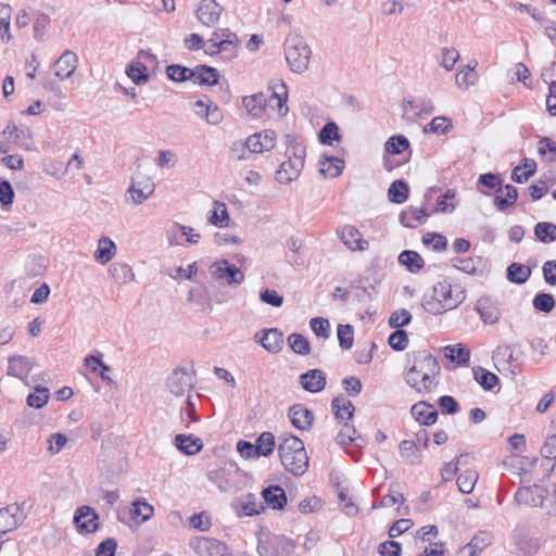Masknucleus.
<instances>
[{
    "mask_svg": "<svg viewBox=\"0 0 556 556\" xmlns=\"http://www.w3.org/2000/svg\"><path fill=\"white\" fill-rule=\"evenodd\" d=\"M406 358L405 382L420 395L434 391L439 384L438 377L441 370L437 358L426 350L409 352Z\"/></svg>",
    "mask_w": 556,
    "mask_h": 556,
    "instance_id": "obj_1",
    "label": "nucleus"
},
{
    "mask_svg": "<svg viewBox=\"0 0 556 556\" xmlns=\"http://www.w3.org/2000/svg\"><path fill=\"white\" fill-rule=\"evenodd\" d=\"M465 299V288L453 278L445 277L425 293L421 304L427 313L440 315L458 307Z\"/></svg>",
    "mask_w": 556,
    "mask_h": 556,
    "instance_id": "obj_2",
    "label": "nucleus"
},
{
    "mask_svg": "<svg viewBox=\"0 0 556 556\" xmlns=\"http://www.w3.org/2000/svg\"><path fill=\"white\" fill-rule=\"evenodd\" d=\"M278 454L285 469L295 477L304 475L308 468V456L301 439L295 435L279 438Z\"/></svg>",
    "mask_w": 556,
    "mask_h": 556,
    "instance_id": "obj_3",
    "label": "nucleus"
},
{
    "mask_svg": "<svg viewBox=\"0 0 556 556\" xmlns=\"http://www.w3.org/2000/svg\"><path fill=\"white\" fill-rule=\"evenodd\" d=\"M286 156L279 168L276 170L275 178L279 184H290L298 179L303 167L306 155V148L291 135L286 136Z\"/></svg>",
    "mask_w": 556,
    "mask_h": 556,
    "instance_id": "obj_4",
    "label": "nucleus"
},
{
    "mask_svg": "<svg viewBox=\"0 0 556 556\" xmlns=\"http://www.w3.org/2000/svg\"><path fill=\"white\" fill-rule=\"evenodd\" d=\"M311 48L303 37L288 35L285 40V56L294 73H303L307 70L311 59Z\"/></svg>",
    "mask_w": 556,
    "mask_h": 556,
    "instance_id": "obj_5",
    "label": "nucleus"
},
{
    "mask_svg": "<svg viewBox=\"0 0 556 556\" xmlns=\"http://www.w3.org/2000/svg\"><path fill=\"white\" fill-rule=\"evenodd\" d=\"M193 384V374L186 368H176L166 381L168 391L175 396H184L186 393H189Z\"/></svg>",
    "mask_w": 556,
    "mask_h": 556,
    "instance_id": "obj_6",
    "label": "nucleus"
},
{
    "mask_svg": "<svg viewBox=\"0 0 556 556\" xmlns=\"http://www.w3.org/2000/svg\"><path fill=\"white\" fill-rule=\"evenodd\" d=\"M25 518L26 514L23 507L16 503L0 508V539L15 530Z\"/></svg>",
    "mask_w": 556,
    "mask_h": 556,
    "instance_id": "obj_7",
    "label": "nucleus"
},
{
    "mask_svg": "<svg viewBox=\"0 0 556 556\" xmlns=\"http://www.w3.org/2000/svg\"><path fill=\"white\" fill-rule=\"evenodd\" d=\"M212 276L217 280H226L229 286H239L244 280L243 271L227 260L215 262L211 266Z\"/></svg>",
    "mask_w": 556,
    "mask_h": 556,
    "instance_id": "obj_8",
    "label": "nucleus"
},
{
    "mask_svg": "<svg viewBox=\"0 0 556 556\" xmlns=\"http://www.w3.org/2000/svg\"><path fill=\"white\" fill-rule=\"evenodd\" d=\"M190 545L199 556H230L227 546L217 539L195 538Z\"/></svg>",
    "mask_w": 556,
    "mask_h": 556,
    "instance_id": "obj_9",
    "label": "nucleus"
},
{
    "mask_svg": "<svg viewBox=\"0 0 556 556\" xmlns=\"http://www.w3.org/2000/svg\"><path fill=\"white\" fill-rule=\"evenodd\" d=\"M154 182L150 177L137 176L131 179V185L127 189V194L134 205L142 204L153 192Z\"/></svg>",
    "mask_w": 556,
    "mask_h": 556,
    "instance_id": "obj_10",
    "label": "nucleus"
},
{
    "mask_svg": "<svg viewBox=\"0 0 556 556\" xmlns=\"http://www.w3.org/2000/svg\"><path fill=\"white\" fill-rule=\"evenodd\" d=\"M193 113L207 124L217 126L224 119L223 111L211 99H199L192 104Z\"/></svg>",
    "mask_w": 556,
    "mask_h": 556,
    "instance_id": "obj_11",
    "label": "nucleus"
},
{
    "mask_svg": "<svg viewBox=\"0 0 556 556\" xmlns=\"http://www.w3.org/2000/svg\"><path fill=\"white\" fill-rule=\"evenodd\" d=\"M337 235L343 244L351 251H366L369 243L365 240L361 231L352 225H344L337 229Z\"/></svg>",
    "mask_w": 556,
    "mask_h": 556,
    "instance_id": "obj_12",
    "label": "nucleus"
},
{
    "mask_svg": "<svg viewBox=\"0 0 556 556\" xmlns=\"http://www.w3.org/2000/svg\"><path fill=\"white\" fill-rule=\"evenodd\" d=\"M223 10V7L215 0H202L195 15L202 25L214 27L219 22Z\"/></svg>",
    "mask_w": 556,
    "mask_h": 556,
    "instance_id": "obj_13",
    "label": "nucleus"
},
{
    "mask_svg": "<svg viewBox=\"0 0 556 556\" xmlns=\"http://www.w3.org/2000/svg\"><path fill=\"white\" fill-rule=\"evenodd\" d=\"M241 41L219 40L218 42H206L204 53L210 56L220 55L224 61H232L238 56Z\"/></svg>",
    "mask_w": 556,
    "mask_h": 556,
    "instance_id": "obj_14",
    "label": "nucleus"
},
{
    "mask_svg": "<svg viewBox=\"0 0 556 556\" xmlns=\"http://www.w3.org/2000/svg\"><path fill=\"white\" fill-rule=\"evenodd\" d=\"M276 138L277 136L274 130L266 129L249 136L245 140V146L250 153H262L275 147Z\"/></svg>",
    "mask_w": 556,
    "mask_h": 556,
    "instance_id": "obj_15",
    "label": "nucleus"
},
{
    "mask_svg": "<svg viewBox=\"0 0 556 556\" xmlns=\"http://www.w3.org/2000/svg\"><path fill=\"white\" fill-rule=\"evenodd\" d=\"M515 551L518 556H534L542 546L540 538L516 531L514 534Z\"/></svg>",
    "mask_w": 556,
    "mask_h": 556,
    "instance_id": "obj_16",
    "label": "nucleus"
},
{
    "mask_svg": "<svg viewBox=\"0 0 556 556\" xmlns=\"http://www.w3.org/2000/svg\"><path fill=\"white\" fill-rule=\"evenodd\" d=\"M74 522L80 533H92L98 529V515L91 507L81 506L75 513Z\"/></svg>",
    "mask_w": 556,
    "mask_h": 556,
    "instance_id": "obj_17",
    "label": "nucleus"
},
{
    "mask_svg": "<svg viewBox=\"0 0 556 556\" xmlns=\"http://www.w3.org/2000/svg\"><path fill=\"white\" fill-rule=\"evenodd\" d=\"M288 416L294 428L301 431H308L314 421V414L303 404H294L289 408Z\"/></svg>",
    "mask_w": 556,
    "mask_h": 556,
    "instance_id": "obj_18",
    "label": "nucleus"
},
{
    "mask_svg": "<svg viewBox=\"0 0 556 556\" xmlns=\"http://www.w3.org/2000/svg\"><path fill=\"white\" fill-rule=\"evenodd\" d=\"M547 493L546 489L539 485H534V488H519L515 498L519 504L542 506Z\"/></svg>",
    "mask_w": 556,
    "mask_h": 556,
    "instance_id": "obj_19",
    "label": "nucleus"
},
{
    "mask_svg": "<svg viewBox=\"0 0 556 556\" xmlns=\"http://www.w3.org/2000/svg\"><path fill=\"white\" fill-rule=\"evenodd\" d=\"M77 64L78 58L76 53L71 50H66L54 63V75L61 80L67 79L75 72Z\"/></svg>",
    "mask_w": 556,
    "mask_h": 556,
    "instance_id": "obj_20",
    "label": "nucleus"
},
{
    "mask_svg": "<svg viewBox=\"0 0 556 556\" xmlns=\"http://www.w3.org/2000/svg\"><path fill=\"white\" fill-rule=\"evenodd\" d=\"M256 341L269 353H278L282 349V332L276 328L266 329L255 334Z\"/></svg>",
    "mask_w": 556,
    "mask_h": 556,
    "instance_id": "obj_21",
    "label": "nucleus"
},
{
    "mask_svg": "<svg viewBox=\"0 0 556 556\" xmlns=\"http://www.w3.org/2000/svg\"><path fill=\"white\" fill-rule=\"evenodd\" d=\"M8 362V375L23 381L27 379L28 374L34 367V362L30 358L21 355L11 356Z\"/></svg>",
    "mask_w": 556,
    "mask_h": 556,
    "instance_id": "obj_22",
    "label": "nucleus"
},
{
    "mask_svg": "<svg viewBox=\"0 0 556 556\" xmlns=\"http://www.w3.org/2000/svg\"><path fill=\"white\" fill-rule=\"evenodd\" d=\"M302 388L311 393L321 391L326 386V376L320 369H311L300 376Z\"/></svg>",
    "mask_w": 556,
    "mask_h": 556,
    "instance_id": "obj_23",
    "label": "nucleus"
},
{
    "mask_svg": "<svg viewBox=\"0 0 556 556\" xmlns=\"http://www.w3.org/2000/svg\"><path fill=\"white\" fill-rule=\"evenodd\" d=\"M410 413L418 422L425 426H431L438 419V412L434 406L422 401L414 404L410 408Z\"/></svg>",
    "mask_w": 556,
    "mask_h": 556,
    "instance_id": "obj_24",
    "label": "nucleus"
},
{
    "mask_svg": "<svg viewBox=\"0 0 556 556\" xmlns=\"http://www.w3.org/2000/svg\"><path fill=\"white\" fill-rule=\"evenodd\" d=\"M175 446L186 455H195L203 448V443L200 438L192 434H177Z\"/></svg>",
    "mask_w": 556,
    "mask_h": 556,
    "instance_id": "obj_25",
    "label": "nucleus"
},
{
    "mask_svg": "<svg viewBox=\"0 0 556 556\" xmlns=\"http://www.w3.org/2000/svg\"><path fill=\"white\" fill-rule=\"evenodd\" d=\"M192 81L201 86H214L219 81V72L208 65H197Z\"/></svg>",
    "mask_w": 556,
    "mask_h": 556,
    "instance_id": "obj_26",
    "label": "nucleus"
},
{
    "mask_svg": "<svg viewBox=\"0 0 556 556\" xmlns=\"http://www.w3.org/2000/svg\"><path fill=\"white\" fill-rule=\"evenodd\" d=\"M429 213L424 207H408L400 214V222L404 227L415 228L426 223Z\"/></svg>",
    "mask_w": 556,
    "mask_h": 556,
    "instance_id": "obj_27",
    "label": "nucleus"
},
{
    "mask_svg": "<svg viewBox=\"0 0 556 556\" xmlns=\"http://www.w3.org/2000/svg\"><path fill=\"white\" fill-rule=\"evenodd\" d=\"M262 496L273 509H282L287 504L285 490L279 485H269L262 491Z\"/></svg>",
    "mask_w": 556,
    "mask_h": 556,
    "instance_id": "obj_28",
    "label": "nucleus"
},
{
    "mask_svg": "<svg viewBox=\"0 0 556 556\" xmlns=\"http://www.w3.org/2000/svg\"><path fill=\"white\" fill-rule=\"evenodd\" d=\"M476 309L484 324H495L500 318V311L489 298L478 300Z\"/></svg>",
    "mask_w": 556,
    "mask_h": 556,
    "instance_id": "obj_29",
    "label": "nucleus"
},
{
    "mask_svg": "<svg viewBox=\"0 0 556 556\" xmlns=\"http://www.w3.org/2000/svg\"><path fill=\"white\" fill-rule=\"evenodd\" d=\"M116 254L115 243L108 237H101L94 252V260L101 264H108Z\"/></svg>",
    "mask_w": 556,
    "mask_h": 556,
    "instance_id": "obj_30",
    "label": "nucleus"
},
{
    "mask_svg": "<svg viewBox=\"0 0 556 556\" xmlns=\"http://www.w3.org/2000/svg\"><path fill=\"white\" fill-rule=\"evenodd\" d=\"M331 407L338 420H350L354 415V405L343 396L334 397L331 402Z\"/></svg>",
    "mask_w": 556,
    "mask_h": 556,
    "instance_id": "obj_31",
    "label": "nucleus"
},
{
    "mask_svg": "<svg viewBox=\"0 0 556 556\" xmlns=\"http://www.w3.org/2000/svg\"><path fill=\"white\" fill-rule=\"evenodd\" d=\"M242 103L248 114L253 117H258L265 110L267 100L264 93H255L252 96L244 97Z\"/></svg>",
    "mask_w": 556,
    "mask_h": 556,
    "instance_id": "obj_32",
    "label": "nucleus"
},
{
    "mask_svg": "<svg viewBox=\"0 0 556 556\" xmlns=\"http://www.w3.org/2000/svg\"><path fill=\"white\" fill-rule=\"evenodd\" d=\"M530 276L531 268L520 263H511L506 269L507 280L516 285L527 282Z\"/></svg>",
    "mask_w": 556,
    "mask_h": 556,
    "instance_id": "obj_33",
    "label": "nucleus"
},
{
    "mask_svg": "<svg viewBox=\"0 0 556 556\" xmlns=\"http://www.w3.org/2000/svg\"><path fill=\"white\" fill-rule=\"evenodd\" d=\"M399 263L405 266L410 273H418L425 266L422 257L416 251L412 250L401 252Z\"/></svg>",
    "mask_w": 556,
    "mask_h": 556,
    "instance_id": "obj_34",
    "label": "nucleus"
},
{
    "mask_svg": "<svg viewBox=\"0 0 556 556\" xmlns=\"http://www.w3.org/2000/svg\"><path fill=\"white\" fill-rule=\"evenodd\" d=\"M536 170V163L532 159H523L522 164L516 166L511 173V179L517 184H523Z\"/></svg>",
    "mask_w": 556,
    "mask_h": 556,
    "instance_id": "obj_35",
    "label": "nucleus"
},
{
    "mask_svg": "<svg viewBox=\"0 0 556 556\" xmlns=\"http://www.w3.org/2000/svg\"><path fill=\"white\" fill-rule=\"evenodd\" d=\"M269 545L273 556H291L295 548L293 540L283 535L274 538Z\"/></svg>",
    "mask_w": 556,
    "mask_h": 556,
    "instance_id": "obj_36",
    "label": "nucleus"
},
{
    "mask_svg": "<svg viewBox=\"0 0 556 556\" xmlns=\"http://www.w3.org/2000/svg\"><path fill=\"white\" fill-rule=\"evenodd\" d=\"M126 74L136 85H142L149 80L148 65L141 61H132L127 66Z\"/></svg>",
    "mask_w": 556,
    "mask_h": 556,
    "instance_id": "obj_37",
    "label": "nucleus"
},
{
    "mask_svg": "<svg viewBox=\"0 0 556 556\" xmlns=\"http://www.w3.org/2000/svg\"><path fill=\"white\" fill-rule=\"evenodd\" d=\"M109 274L115 282L122 285L128 283L135 278L131 267L123 263H113L109 268Z\"/></svg>",
    "mask_w": 556,
    "mask_h": 556,
    "instance_id": "obj_38",
    "label": "nucleus"
},
{
    "mask_svg": "<svg viewBox=\"0 0 556 556\" xmlns=\"http://www.w3.org/2000/svg\"><path fill=\"white\" fill-rule=\"evenodd\" d=\"M153 506L143 500H136L131 503L129 514L131 519L144 522L153 516Z\"/></svg>",
    "mask_w": 556,
    "mask_h": 556,
    "instance_id": "obj_39",
    "label": "nucleus"
},
{
    "mask_svg": "<svg viewBox=\"0 0 556 556\" xmlns=\"http://www.w3.org/2000/svg\"><path fill=\"white\" fill-rule=\"evenodd\" d=\"M178 235L186 237L187 242L191 244L198 243L200 239V233L195 232L193 228L179 224H174L169 230V244H177L175 240Z\"/></svg>",
    "mask_w": 556,
    "mask_h": 556,
    "instance_id": "obj_40",
    "label": "nucleus"
},
{
    "mask_svg": "<svg viewBox=\"0 0 556 556\" xmlns=\"http://www.w3.org/2000/svg\"><path fill=\"white\" fill-rule=\"evenodd\" d=\"M409 188L408 185L402 180H394L388 190V198L390 202L395 204L404 203L408 198Z\"/></svg>",
    "mask_w": 556,
    "mask_h": 556,
    "instance_id": "obj_41",
    "label": "nucleus"
},
{
    "mask_svg": "<svg viewBox=\"0 0 556 556\" xmlns=\"http://www.w3.org/2000/svg\"><path fill=\"white\" fill-rule=\"evenodd\" d=\"M270 89L273 90V93L269 101H276L279 113L281 115H286L288 112V106L286 105L288 100V90L286 84L282 81H277L270 86Z\"/></svg>",
    "mask_w": 556,
    "mask_h": 556,
    "instance_id": "obj_42",
    "label": "nucleus"
},
{
    "mask_svg": "<svg viewBox=\"0 0 556 556\" xmlns=\"http://www.w3.org/2000/svg\"><path fill=\"white\" fill-rule=\"evenodd\" d=\"M505 197L496 194L494 199V204L500 212H505L508 207L514 206L518 199V190L516 187L511 185H506L504 187Z\"/></svg>",
    "mask_w": 556,
    "mask_h": 556,
    "instance_id": "obj_43",
    "label": "nucleus"
},
{
    "mask_svg": "<svg viewBox=\"0 0 556 556\" xmlns=\"http://www.w3.org/2000/svg\"><path fill=\"white\" fill-rule=\"evenodd\" d=\"M264 509L263 504L257 503L256 497L253 494H248L238 506L239 516H255Z\"/></svg>",
    "mask_w": 556,
    "mask_h": 556,
    "instance_id": "obj_44",
    "label": "nucleus"
},
{
    "mask_svg": "<svg viewBox=\"0 0 556 556\" xmlns=\"http://www.w3.org/2000/svg\"><path fill=\"white\" fill-rule=\"evenodd\" d=\"M166 75L173 81L184 83L193 79L194 68L172 64L166 67Z\"/></svg>",
    "mask_w": 556,
    "mask_h": 556,
    "instance_id": "obj_45",
    "label": "nucleus"
},
{
    "mask_svg": "<svg viewBox=\"0 0 556 556\" xmlns=\"http://www.w3.org/2000/svg\"><path fill=\"white\" fill-rule=\"evenodd\" d=\"M320 164V174L328 177H338L344 167L343 160L339 157H325L324 161L319 162Z\"/></svg>",
    "mask_w": 556,
    "mask_h": 556,
    "instance_id": "obj_46",
    "label": "nucleus"
},
{
    "mask_svg": "<svg viewBox=\"0 0 556 556\" xmlns=\"http://www.w3.org/2000/svg\"><path fill=\"white\" fill-rule=\"evenodd\" d=\"M400 455L412 465L421 464L422 456L417 452L414 441L404 440L400 443Z\"/></svg>",
    "mask_w": 556,
    "mask_h": 556,
    "instance_id": "obj_47",
    "label": "nucleus"
},
{
    "mask_svg": "<svg viewBox=\"0 0 556 556\" xmlns=\"http://www.w3.org/2000/svg\"><path fill=\"white\" fill-rule=\"evenodd\" d=\"M534 235L543 243H552L556 240V225L548 222H540L534 226Z\"/></svg>",
    "mask_w": 556,
    "mask_h": 556,
    "instance_id": "obj_48",
    "label": "nucleus"
},
{
    "mask_svg": "<svg viewBox=\"0 0 556 556\" xmlns=\"http://www.w3.org/2000/svg\"><path fill=\"white\" fill-rule=\"evenodd\" d=\"M473 377L485 391L492 390L498 383V377L482 367L473 368Z\"/></svg>",
    "mask_w": 556,
    "mask_h": 556,
    "instance_id": "obj_49",
    "label": "nucleus"
},
{
    "mask_svg": "<svg viewBox=\"0 0 556 556\" xmlns=\"http://www.w3.org/2000/svg\"><path fill=\"white\" fill-rule=\"evenodd\" d=\"M258 456H269L275 450V437L271 432L265 431L260 434L255 442Z\"/></svg>",
    "mask_w": 556,
    "mask_h": 556,
    "instance_id": "obj_50",
    "label": "nucleus"
},
{
    "mask_svg": "<svg viewBox=\"0 0 556 556\" xmlns=\"http://www.w3.org/2000/svg\"><path fill=\"white\" fill-rule=\"evenodd\" d=\"M490 544V536L486 533L476 535L472 540L460 548V552H468L469 556H477Z\"/></svg>",
    "mask_w": 556,
    "mask_h": 556,
    "instance_id": "obj_51",
    "label": "nucleus"
},
{
    "mask_svg": "<svg viewBox=\"0 0 556 556\" xmlns=\"http://www.w3.org/2000/svg\"><path fill=\"white\" fill-rule=\"evenodd\" d=\"M49 397H50L49 389L46 387L37 386V387H35V392L30 393L27 396L26 403L30 407L41 408L48 403Z\"/></svg>",
    "mask_w": 556,
    "mask_h": 556,
    "instance_id": "obj_52",
    "label": "nucleus"
},
{
    "mask_svg": "<svg viewBox=\"0 0 556 556\" xmlns=\"http://www.w3.org/2000/svg\"><path fill=\"white\" fill-rule=\"evenodd\" d=\"M478 480V473L473 470H466L457 477V486L463 494H470Z\"/></svg>",
    "mask_w": 556,
    "mask_h": 556,
    "instance_id": "obj_53",
    "label": "nucleus"
},
{
    "mask_svg": "<svg viewBox=\"0 0 556 556\" xmlns=\"http://www.w3.org/2000/svg\"><path fill=\"white\" fill-rule=\"evenodd\" d=\"M215 208L211 212L208 216V222L217 227H225L229 220V215L227 212V206L225 203L215 201Z\"/></svg>",
    "mask_w": 556,
    "mask_h": 556,
    "instance_id": "obj_54",
    "label": "nucleus"
},
{
    "mask_svg": "<svg viewBox=\"0 0 556 556\" xmlns=\"http://www.w3.org/2000/svg\"><path fill=\"white\" fill-rule=\"evenodd\" d=\"M319 141L323 144L331 146L333 141L341 139L339 127L334 122H328L319 131Z\"/></svg>",
    "mask_w": 556,
    "mask_h": 556,
    "instance_id": "obj_55",
    "label": "nucleus"
},
{
    "mask_svg": "<svg viewBox=\"0 0 556 556\" xmlns=\"http://www.w3.org/2000/svg\"><path fill=\"white\" fill-rule=\"evenodd\" d=\"M409 148L408 139L403 135L390 137L384 143L386 152L390 154H400Z\"/></svg>",
    "mask_w": 556,
    "mask_h": 556,
    "instance_id": "obj_56",
    "label": "nucleus"
},
{
    "mask_svg": "<svg viewBox=\"0 0 556 556\" xmlns=\"http://www.w3.org/2000/svg\"><path fill=\"white\" fill-rule=\"evenodd\" d=\"M532 304L538 312L548 314L555 307V300L551 293L540 292L533 298Z\"/></svg>",
    "mask_w": 556,
    "mask_h": 556,
    "instance_id": "obj_57",
    "label": "nucleus"
},
{
    "mask_svg": "<svg viewBox=\"0 0 556 556\" xmlns=\"http://www.w3.org/2000/svg\"><path fill=\"white\" fill-rule=\"evenodd\" d=\"M288 343L291 350L300 355H307L311 352L308 340L300 333H291L288 337Z\"/></svg>",
    "mask_w": 556,
    "mask_h": 556,
    "instance_id": "obj_58",
    "label": "nucleus"
},
{
    "mask_svg": "<svg viewBox=\"0 0 556 556\" xmlns=\"http://www.w3.org/2000/svg\"><path fill=\"white\" fill-rule=\"evenodd\" d=\"M448 351L446 354L452 362H457L459 365H466L470 359V351L462 344L448 345L445 348Z\"/></svg>",
    "mask_w": 556,
    "mask_h": 556,
    "instance_id": "obj_59",
    "label": "nucleus"
},
{
    "mask_svg": "<svg viewBox=\"0 0 556 556\" xmlns=\"http://www.w3.org/2000/svg\"><path fill=\"white\" fill-rule=\"evenodd\" d=\"M538 152L541 156L546 157V161L551 163L556 162V142L551 138H540Z\"/></svg>",
    "mask_w": 556,
    "mask_h": 556,
    "instance_id": "obj_60",
    "label": "nucleus"
},
{
    "mask_svg": "<svg viewBox=\"0 0 556 556\" xmlns=\"http://www.w3.org/2000/svg\"><path fill=\"white\" fill-rule=\"evenodd\" d=\"M478 80V75L476 71L472 70H460L455 75V84L459 89L467 90L469 87L473 86Z\"/></svg>",
    "mask_w": 556,
    "mask_h": 556,
    "instance_id": "obj_61",
    "label": "nucleus"
},
{
    "mask_svg": "<svg viewBox=\"0 0 556 556\" xmlns=\"http://www.w3.org/2000/svg\"><path fill=\"white\" fill-rule=\"evenodd\" d=\"M422 243L431 247L433 251L441 252L446 249L447 240L442 235L428 232L422 237Z\"/></svg>",
    "mask_w": 556,
    "mask_h": 556,
    "instance_id": "obj_62",
    "label": "nucleus"
},
{
    "mask_svg": "<svg viewBox=\"0 0 556 556\" xmlns=\"http://www.w3.org/2000/svg\"><path fill=\"white\" fill-rule=\"evenodd\" d=\"M354 331L351 325L338 326L339 344L343 350H350L353 345Z\"/></svg>",
    "mask_w": 556,
    "mask_h": 556,
    "instance_id": "obj_63",
    "label": "nucleus"
},
{
    "mask_svg": "<svg viewBox=\"0 0 556 556\" xmlns=\"http://www.w3.org/2000/svg\"><path fill=\"white\" fill-rule=\"evenodd\" d=\"M388 342L394 351H404L408 344L406 331L396 328V330L390 334Z\"/></svg>",
    "mask_w": 556,
    "mask_h": 556,
    "instance_id": "obj_64",
    "label": "nucleus"
}]
</instances>
